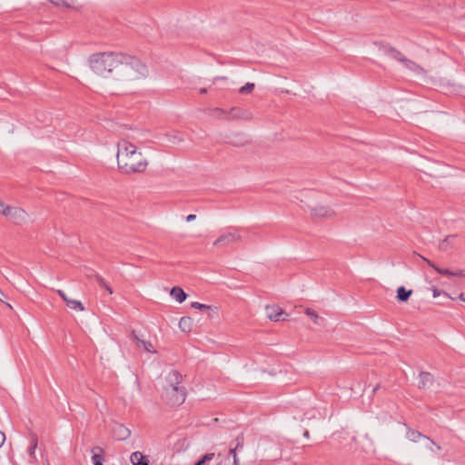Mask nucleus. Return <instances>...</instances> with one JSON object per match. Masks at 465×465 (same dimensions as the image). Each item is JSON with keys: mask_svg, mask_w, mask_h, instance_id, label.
<instances>
[{"mask_svg": "<svg viewBox=\"0 0 465 465\" xmlns=\"http://www.w3.org/2000/svg\"><path fill=\"white\" fill-rule=\"evenodd\" d=\"M117 166L125 174L145 172L148 161L143 153L126 139L117 143Z\"/></svg>", "mask_w": 465, "mask_h": 465, "instance_id": "obj_1", "label": "nucleus"}, {"mask_svg": "<svg viewBox=\"0 0 465 465\" xmlns=\"http://www.w3.org/2000/svg\"><path fill=\"white\" fill-rule=\"evenodd\" d=\"M122 57L123 53H95L89 56L88 64L90 69L98 76L114 80Z\"/></svg>", "mask_w": 465, "mask_h": 465, "instance_id": "obj_2", "label": "nucleus"}, {"mask_svg": "<svg viewBox=\"0 0 465 465\" xmlns=\"http://www.w3.org/2000/svg\"><path fill=\"white\" fill-rule=\"evenodd\" d=\"M147 75L148 69L140 59L123 54L114 81L132 84L144 80Z\"/></svg>", "mask_w": 465, "mask_h": 465, "instance_id": "obj_3", "label": "nucleus"}, {"mask_svg": "<svg viewBox=\"0 0 465 465\" xmlns=\"http://www.w3.org/2000/svg\"><path fill=\"white\" fill-rule=\"evenodd\" d=\"M183 376L177 371H170L162 378L163 399L173 406L183 404L186 398V390L182 385Z\"/></svg>", "mask_w": 465, "mask_h": 465, "instance_id": "obj_4", "label": "nucleus"}, {"mask_svg": "<svg viewBox=\"0 0 465 465\" xmlns=\"http://www.w3.org/2000/svg\"><path fill=\"white\" fill-rule=\"evenodd\" d=\"M242 241V235L237 229L227 231L222 233L213 242V245L218 249H223Z\"/></svg>", "mask_w": 465, "mask_h": 465, "instance_id": "obj_5", "label": "nucleus"}, {"mask_svg": "<svg viewBox=\"0 0 465 465\" xmlns=\"http://www.w3.org/2000/svg\"><path fill=\"white\" fill-rule=\"evenodd\" d=\"M409 440L414 443H420L419 446L414 444L411 448L412 452H419V447L434 452L432 448V446L435 445L434 441L418 431L409 430Z\"/></svg>", "mask_w": 465, "mask_h": 465, "instance_id": "obj_6", "label": "nucleus"}, {"mask_svg": "<svg viewBox=\"0 0 465 465\" xmlns=\"http://www.w3.org/2000/svg\"><path fill=\"white\" fill-rule=\"evenodd\" d=\"M352 441L354 442V446L351 447L353 452L367 455L374 452V443L368 434L361 439L353 437Z\"/></svg>", "mask_w": 465, "mask_h": 465, "instance_id": "obj_7", "label": "nucleus"}, {"mask_svg": "<svg viewBox=\"0 0 465 465\" xmlns=\"http://www.w3.org/2000/svg\"><path fill=\"white\" fill-rule=\"evenodd\" d=\"M5 217L15 224H23L29 221L28 213L18 206L9 205Z\"/></svg>", "mask_w": 465, "mask_h": 465, "instance_id": "obj_8", "label": "nucleus"}, {"mask_svg": "<svg viewBox=\"0 0 465 465\" xmlns=\"http://www.w3.org/2000/svg\"><path fill=\"white\" fill-rule=\"evenodd\" d=\"M311 214L319 219H331L336 216L335 211L331 206L321 204L312 207Z\"/></svg>", "mask_w": 465, "mask_h": 465, "instance_id": "obj_9", "label": "nucleus"}, {"mask_svg": "<svg viewBox=\"0 0 465 465\" xmlns=\"http://www.w3.org/2000/svg\"><path fill=\"white\" fill-rule=\"evenodd\" d=\"M266 315L271 321L280 322L288 319V313L284 312L283 310L276 304L267 305L265 307Z\"/></svg>", "mask_w": 465, "mask_h": 465, "instance_id": "obj_10", "label": "nucleus"}, {"mask_svg": "<svg viewBox=\"0 0 465 465\" xmlns=\"http://www.w3.org/2000/svg\"><path fill=\"white\" fill-rule=\"evenodd\" d=\"M228 121L243 120L249 121L252 119V114L244 108L232 107L228 111Z\"/></svg>", "mask_w": 465, "mask_h": 465, "instance_id": "obj_11", "label": "nucleus"}, {"mask_svg": "<svg viewBox=\"0 0 465 465\" xmlns=\"http://www.w3.org/2000/svg\"><path fill=\"white\" fill-rule=\"evenodd\" d=\"M111 430L114 438L117 440H125L131 435V430L118 422L113 424Z\"/></svg>", "mask_w": 465, "mask_h": 465, "instance_id": "obj_12", "label": "nucleus"}, {"mask_svg": "<svg viewBox=\"0 0 465 465\" xmlns=\"http://www.w3.org/2000/svg\"><path fill=\"white\" fill-rule=\"evenodd\" d=\"M57 293L64 300L65 304L72 310L83 312L84 311V306L80 301L70 299L64 291L57 290Z\"/></svg>", "mask_w": 465, "mask_h": 465, "instance_id": "obj_13", "label": "nucleus"}, {"mask_svg": "<svg viewBox=\"0 0 465 465\" xmlns=\"http://www.w3.org/2000/svg\"><path fill=\"white\" fill-rule=\"evenodd\" d=\"M166 141L171 144H179L184 141V137L182 133L173 131L164 134Z\"/></svg>", "mask_w": 465, "mask_h": 465, "instance_id": "obj_14", "label": "nucleus"}, {"mask_svg": "<svg viewBox=\"0 0 465 465\" xmlns=\"http://www.w3.org/2000/svg\"><path fill=\"white\" fill-rule=\"evenodd\" d=\"M433 382L432 375L429 372H420L419 376L418 387L420 389H428Z\"/></svg>", "mask_w": 465, "mask_h": 465, "instance_id": "obj_15", "label": "nucleus"}, {"mask_svg": "<svg viewBox=\"0 0 465 465\" xmlns=\"http://www.w3.org/2000/svg\"><path fill=\"white\" fill-rule=\"evenodd\" d=\"M385 54L391 59H395L399 62H405V56L402 53L396 50L394 47H385Z\"/></svg>", "mask_w": 465, "mask_h": 465, "instance_id": "obj_16", "label": "nucleus"}, {"mask_svg": "<svg viewBox=\"0 0 465 465\" xmlns=\"http://www.w3.org/2000/svg\"><path fill=\"white\" fill-rule=\"evenodd\" d=\"M170 295L180 303L184 302L187 297V294L183 292V290L178 286L172 288Z\"/></svg>", "mask_w": 465, "mask_h": 465, "instance_id": "obj_17", "label": "nucleus"}, {"mask_svg": "<svg viewBox=\"0 0 465 465\" xmlns=\"http://www.w3.org/2000/svg\"><path fill=\"white\" fill-rule=\"evenodd\" d=\"M133 465H149L145 457L140 451H134L130 457Z\"/></svg>", "mask_w": 465, "mask_h": 465, "instance_id": "obj_18", "label": "nucleus"}, {"mask_svg": "<svg viewBox=\"0 0 465 465\" xmlns=\"http://www.w3.org/2000/svg\"><path fill=\"white\" fill-rule=\"evenodd\" d=\"M193 326V319L191 317H182L179 322V328L183 332H190Z\"/></svg>", "mask_w": 465, "mask_h": 465, "instance_id": "obj_19", "label": "nucleus"}, {"mask_svg": "<svg viewBox=\"0 0 465 465\" xmlns=\"http://www.w3.org/2000/svg\"><path fill=\"white\" fill-rule=\"evenodd\" d=\"M104 450L101 447H94L92 450L93 457L92 460L94 465H103V453Z\"/></svg>", "mask_w": 465, "mask_h": 465, "instance_id": "obj_20", "label": "nucleus"}, {"mask_svg": "<svg viewBox=\"0 0 465 465\" xmlns=\"http://www.w3.org/2000/svg\"><path fill=\"white\" fill-rule=\"evenodd\" d=\"M423 260L425 262H427V263L432 267L438 273L441 274V275H445V276H448V277H452V273H453V271H450L448 269H441L440 267H438L435 263L431 262L430 261L423 258Z\"/></svg>", "mask_w": 465, "mask_h": 465, "instance_id": "obj_21", "label": "nucleus"}, {"mask_svg": "<svg viewBox=\"0 0 465 465\" xmlns=\"http://www.w3.org/2000/svg\"><path fill=\"white\" fill-rule=\"evenodd\" d=\"M305 313H306V315H307V316H309V317L312 319V321L315 324H317V325H321V324H322V322H323V319H322V317H320V316L318 315V313H317L314 310H312V309L307 308V309L305 310Z\"/></svg>", "mask_w": 465, "mask_h": 465, "instance_id": "obj_22", "label": "nucleus"}, {"mask_svg": "<svg viewBox=\"0 0 465 465\" xmlns=\"http://www.w3.org/2000/svg\"><path fill=\"white\" fill-rule=\"evenodd\" d=\"M212 116L221 119V120H226L228 121V111L223 110L221 108H213L212 109Z\"/></svg>", "mask_w": 465, "mask_h": 465, "instance_id": "obj_23", "label": "nucleus"}, {"mask_svg": "<svg viewBox=\"0 0 465 465\" xmlns=\"http://www.w3.org/2000/svg\"><path fill=\"white\" fill-rule=\"evenodd\" d=\"M131 338H132V339H134V340L135 341V344H134V345H135L136 347H139V348H140V347H143V349H149V347H153V345H152L150 342H148V341H144V340H143V339H139V338L134 334V332H132V334H131Z\"/></svg>", "mask_w": 465, "mask_h": 465, "instance_id": "obj_24", "label": "nucleus"}, {"mask_svg": "<svg viewBox=\"0 0 465 465\" xmlns=\"http://www.w3.org/2000/svg\"><path fill=\"white\" fill-rule=\"evenodd\" d=\"M30 440H31V445H30V448H29V455L32 459L35 460V449L37 447V437L35 434H31L30 436Z\"/></svg>", "mask_w": 465, "mask_h": 465, "instance_id": "obj_25", "label": "nucleus"}, {"mask_svg": "<svg viewBox=\"0 0 465 465\" xmlns=\"http://www.w3.org/2000/svg\"><path fill=\"white\" fill-rule=\"evenodd\" d=\"M51 4L55 6H63L66 8H72L74 0H49Z\"/></svg>", "mask_w": 465, "mask_h": 465, "instance_id": "obj_26", "label": "nucleus"}, {"mask_svg": "<svg viewBox=\"0 0 465 465\" xmlns=\"http://www.w3.org/2000/svg\"><path fill=\"white\" fill-rule=\"evenodd\" d=\"M214 456L215 454L213 452L206 453L194 465H206Z\"/></svg>", "mask_w": 465, "mask_h": 465, "instance_id": "obj_27", "label": "nucleus"}, {"mask_svg": "<svg viewBox=\"0 0 465 465\" xmlns=\"http://www.w3.org/2000/svg\"><path fill=\"white\" fill-rule=\"evenodd\" d=\"M430 290L432 292V296L433 298H437L440 295H443L447 298H450V299H452L446 292L444 291H441L440 290L439 288H437L436 286L432 285L431 287H430Z\"/></svg>", "mask_w": 465, "mask_h": 465, "instance_id": "obj_28", "label": "nucleus"}, {"mask_svg": "<svg viewBox=\"0 0 465 465\" xmlns=\"http://www.w3.org/2000/svg\"><path fill=\"white\" fill-rule=\"evenodd\" d=\"M397 298L401 302L407 301V290L404 286H401L397 291Z\"/></svg>", "mask_w": 465, "mask_h": 465, "instance_id": "obj_29", "label": "nucleus"}, {"mask_svg": "<svg viewBox=\"0 0 465 465\" xmlns=\"http://www.w3.org/2000/svg\"><path fill=\"white\" fill-rule=\"evenodd\" d=\"M254 89V84L247 83L245 85L242 86L239 90L241 94H250Z\"/></svg>", "mask_w": 465, "mask_h": 465, "instance_id": "obj_30", "label": "nucleus"}, {"mask_svg": "<svg viewBox=\"0 0 465 465\" xmlns=\"http://www.w3.org/2000/svg\"><path fill=\"white\" fill-rule=\"evenodd\" d=\"M95 404H96V407H97V409L99 410V411L101 413H104L108 409L107 408V403H106V401L103 398H101L100 401H96Z\"/></svg>", "mask_w": 465, "mask_h": 465, "instance_id": "obj_31", "label": "nucleus"}, {"mask_svg": "<svg viewBox=\"0 0 465 465\" xmlns=\"http://www.w3.org/2000/svg\"><path fill=\"white\" fill-rule=\"evenodd\" d=\"M191 306L194 309H198V310H212V306L210 305H206V304H203V303H200L198 302H193L191 303Z\"/></svg>", "mask_w": 465, "mask_h": 465, "instance_id": "obj_32", "label": "nucleus"}, {"mask_svg": "<svg viewBox=\"0 0 465 465\" xmlns=\"http://www.w3.org/2000/svg\"><path fill=\"white\" fill-rule=\"evenodd\" d=\"M229 455L233 459V465H239V459L237 457L235 449H231L229 450Z\"/></svg>", "mask_w": 465, "mask_h": 465, "instance_id": "obj_33", "label": "nucleus"}, {"mask_svg": "<svg viewBox=\"0 0 465 465\" xmlns=\"http://www.w3.org/2000/svg\"><path fill=\"white\" fill-rule=\"evenodd\" d=\"M409 70H412L416 74H420L423 72V69L420 65L414 64L412 67L409 65Z\"/></svg>", "mask_w": 465, "mask_h": 465, "instance_id": "obj_34", "label": "nucleus"}, {"mask_svg": "<svg viewBox=\"0 0 465 465\" xmlns=\"http://www.w3.org/2000/svg\"><path fill=\"white\" fill-rule=\"evenodd\" d=\"M8 204H5L4 202L0 201V213L5 216L6 210L8 209Z\"/></svg>", "mask_w": 465, "mask_h": 465, "instance_id": "obj_35", "label": "nucleus"}, {"mask_svg": "<svg viewBox=\"0 0 465 465\" xmlns=\"http://www.w3.org/2000/svg\"><path fill=\"white\" fill-rule=\"evenodd\" d=\"M243 446V439L242 437H238L236 439V445L233 449L237 450L238 449L242 448Z\"/></svg>", "mask_w": 465, "mask_h": 465, "instance_id": "obj_36", "label": "nucleus"}, {"mask_svg": "<svg viewBox=\"0 0 465 465\" xmlns=\"http://www.w3.org/2000/svg\"><path fill=\"white\" fill-rule=\"evenodd\" d=\"M452 277H465V270L453 271Z\"/></svg>", "mask_w": 465, "mask_h": 465, "instance_id": "obj_37", "label": "nucleus"}, {"mask_svg": "<svg viewBox=\"0 0 465 465\" xmlns=\"http://www.w3.org/2000/svg\"><path fill=\"white\" fill-rule=\"evenodd\" d=\"M95 279L97 281V282L100 284V286H104L105 285L106 282L104 281V279L103 277H101L100 275H96L95 276Z\"/></svg>", "mask_w": 465, "mask_h": 465, "instance_id": "obj_38", "label": "nucleus"}, {"mask_svg": "<svg viewBox=\"0 0 465 465\" xmlns=\"http://www.w3.org/2000/svg\"><path fill=\"white\" fill-rule=\"evenodd\" d=\"M452 239H454V236H449V237H447V238L442 242V243H441V245H440V248H441V249H444V248H445V247H444V244H445V243H447V242H450V240H452Z\"/></svg>", "mask_w": 465, "mask_h": 465, "instance_id": "obj_39", "label": "nucleus"}, {"mask_svg": "<svg viewBox=\"0 0 465 465\" xmlns=\"http://www.w3.org/2000/svg\"><path fill=\"white\" fill-rule=\"evenodd\" d=\"M5 440V435L4 432L0 431V447L3 446Z\"/></svg>", "mask_w": 465, "mask_h": 465, "instance_id": "obj_40", "label": "nucleus"}, {"mask_svg": "<svg viewBox=\"0 0 465 465\" xmlns=\"http://www.w3.org/2000/svg\"><path fill=\"white\" fill-rule=\"evenodd\" d=\"M196 219V215L194 214H189L187 217H186V221L187 222H193Z\"/></svg>", "mask_w": 465, "mask_h": 465, "instance_id": "obj_41", "label": "nucleus"}, {"mask_svg": "<svg viewBox=\"0 0 465 465\" xmlns=\"http://www.w3.org/2000/svg\"><path fill=\"white\" fill-rule=\"evenodd\" d=\"M103 288H104L110 294L113 293V289L107 283H105Z\"/></svg>", "mask_w": 465, "mask_h": 465, "instance_id": "obj_42", "label": "nucleus"}, {"mask_svg": "<svg viewBox=\"0 0 465 465\" xmlns=\"http://www.w3.org/2000/svg\"><path fill=\"white\" fill-rule=\"evenodd\" d=\"M103 288H104L110 294L113 293V289L107 283H105Z\"/></svg>", "mask_w": 465, "mask_h": 465, "instance_id": "obj_43", "label": "nucleus"}, {"mask_svg": "<svg viewBox=\"0 0 465 465\" xmlns=\"http://www.w3.org/2000/svg\"><path fill=\"white\" fill-rule=\"evenodd\" d=\"M459 299L465 302V292H461L460 295H459Z\"/></svg>", "mask_w": 465, "mask_h": 465, "instance_id": "obj_44", "label": "nucleus"}, {"mask_svg": "<svg viewBox=\"0 0 465 465\" xmlns=\"http://www.w3.org/2000/svg\"><path fill=\"white\" fill-rule=\"evenodd\" d=\"M206 93H207V89L206 88H201L200 89V94H204Z\"/></svg>", "mask_w": 465, "mask_h": 465, "instance_id": "obj_45", "label": "nucleus"}, {"mask_svg": "<svg viewBox=\"0 0 465 465\" xmlns=\"http://www.w3.org/2000/svg\"><path fill=\"white\" fill-rule=\"evenodd\" d=\"M379 386H376L373 388V392H375L378 390Z\"/></svg>", "mask_w": 465, "mask_h": 465, "instance_id": "obj_46", "label": "nucleus"}, {"mask_svg": "<svg viewBox=\"0 0 465 465\" xmlns=\"http://www.w3.org/2000/svg\"><path fill=\"white\" fill-rule=\"evenodd\" d=\"M6 305L8 306V308L13 309V307L11 306V304L6 303Z\"/></svg>", "mask_w": 465, "mask_h": 465, "instance_id": "obj_47", "label": "nucleus"}, {"mask_svg": "<svg viewBox=\"0 0 465 465\" xmlns=\"http://www.w3.org/2000/svg\"><path fill=\"white\" fill-rule=\"evenodd\" d=\"M436 449H437L438 450H440V446L436 445Z\"/></svg>", "mask_w": 465, "mask_h": 465, "instance_id": "obj_48", "label": "nucleus"}, {"mask_svg": "<svg viewBox=\"0 0 465 465\" xmlns=\"http://www.w3.org/2000/svg\"><path fill=\"white\" fill-rule=\"evenodd\" d=\"M304 436H305V437H308V436H309L308 431H306V432L304 433Z\"/></svg>", "mask_w": 465, "mask_h": 465, "instance_id": "obj_49", "label": "nucleus"}, {"mask_svg": "<svg viewBox=\"0 0 465 465\" xmlns=\"http://www.w3.org/2000/svg\"><path fill=\"white\" fill-rule=\"evenodd\" d=\"M408 294H409V297H410L411 294V290H409Z\"/></svg>", "mask_w": 465, "mask_h": 465, "instance_id": "obj_50", "label": "nucleus"}]
</instances>
